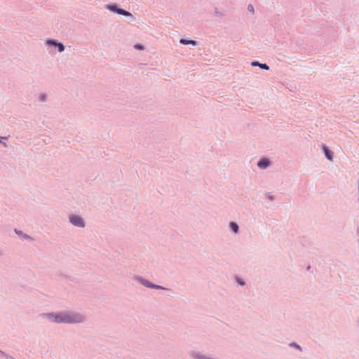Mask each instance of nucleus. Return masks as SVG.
Wrapping results in <instances>:
<instances>
[{"instance_id": "obj_1", "label": "nucleus", "mask_w": 359, "mask_h": 359, "mask_svg": "<svg viewBox=\"0 0 359 359\" xmlns=\"http://www.w3.org/2000/svg\"><path fill=\"white\" fill-rule=\"evenodd\" d=\"M41 316L55 323L78 324L84 323L86 320V317L84 314L67 311L57 313H45Z\"/></svg>"}, {"instance_id": "obj_2", "label": "nucleus", "mask_w": 359, "mask_h": 359, "mask_svg": "<svg viewBox=\"0 0 359 359\" xmlns=\"http://www.w3.org/2000/svg\"><path fill=\"white\" fill-rule=\"evenodd\" d=\"M134 280L148 288L156 289V290H168V288H166L163 286L152 283L151 282L149 281L148 280L145 279L144 278H143L142 276H135L134 278Z\"/></svg>"}, {"instance_id": "obj_3", "label": "nucleus", "mask_w": 359, "mask_h": 359, "mask_svg": "<svg viewBox=\"0 0 359 359\" xmlns=\"http://www.w3.org/2000/svg\"><path fill=\"white\" fill-rule=\"evenodd\" d=\"M106 9L108 11L116 13L118 15H123L130 18H133V14L123 8H118L116 4H108L106 6Z\"/></svg>"}, {"instance_id": "obj_4", "label": "nucleus", "mask_w": 359, "mask_h": 359, "mask_svg": "<svg viewBox=\"0 0 359 359\" xmlns=\"http://www.w3.org/2000/svg\"><path fill=\"white\" fill-rule=\"evenodd\" d=\"M69 222L74 226L84 228L86 222L84 219L78 215H71L69 217Z\"/></svg>"}, {"instance_id": "obj_5", "label": "nucleus", "mask_w": 359, "mask_h": 359, "mask_svg": "<svg viewBox=\"0 0 359 359\" xmlns=\"http://www.w3.org/2000/svg\"><path fill=\"white\" fill-rule=\"evenodd\" d=\"M45 43L50 46H54L55 48H57L58 51L60 53H62V52L65 51V45L56 39H47Z\"/></svg>"}, {"instance_id": "obj_6", "label": "nucleus", "mask_w": 359, "mask_h": 359, "mask_svg": "<svg viewBox=\"0 0 359 359\" xmlns=\"http://www.w3.org/2000/svg\"><path fill=\"white\" fill-rule=\"evenodd\" d=\"M271 165V161L267 158H262L257 162V166L260 169H266Z\"/></svg>"}, {"instance_id": "obj_7", "label": "nucleus", "mask_w": 359, "mask_h": 359, "mask_svg": "<svg viewBox=\"0 0 359 359\" xmlns=\"http://www.w3.org/2000/svg\"><path fill=\"white\" fill-rule=\"evenodd\" d=\"M229 230L236 234L239 231V226L236 222H230L229 224Z\"/></svg>"}, {"instance_id": "obj_8", "label": "nucleus", "mask_w": 359, "mask_h": 359, "mask_svg": "<svg viewBox=\"0 0 359 359\" xmlns=\"http://www.w3.org/2000/svg\"><path fill=\"white\" fill-rule=\"evenodd\" d=\"M251 65L252 67H259V68H261L262 69H264V70H269V66L266 64V63H260L258 61H253L251 62Z\"/></svg>"}, {"instance_id": "obj_9", "label": "nucleus", "mask_w": 359, "mask_h": 359, "mask_svg": "<svg viewBox=\"0 0 359 359\" xmlns=\"http://www.w3.org/2000/svg\"><path fill=\"white\" fill-rule=\"evenodd\" d=\"M180 43L183 45H192V46H196L197 41L192 40V39H181L180 40Z\"/></svg>"}, {"instance_id": "obj_10", "label": "nucleus", "mask_w": 359, "mask_h": 359, "mask_svg": "<svg viewBox=\"0 0 359 359\" xmlns=\"http://www.w3.org/2000/svg\"><path fill=\"white\" fill-rule=\"evenodd\" d=\"M323 149L326 158L332 161L333 160L332 152L325 146L323 147Z\"/></svg>"}, {"instance_id": "obj_11", "label": "nucleus", "mask_w": 359, "mask_h": 359, "mask_svg": "<svg viewBox=\"0 0 359 359\" xmlns=\"http://www.w3.org/2000/svg\"><path fill=\"white\" fill-rule=\"evenodd\" d=\"M15 233L18 235H19L20 236H21L22 239H25V240H27V239L32 240V238L31 236H29V235H27L26 233H24L22 231L15 230Z\"/></svg>"}, {"instance_id": "obj_12", "label": "nucleus", "mask_w": 359, "mask_h": 359, "mask_svg": "<svg viewBox=\"0 0 359 359\" xmlns=\"http://www.w3.org/2000/svg\"><path fill=\"white\" fill-rule=\"evenodd\" d=\"M289 346L291 347V348H294L299 351H302V347L301 346H299L298 344L295 343V342H291L289 344Z\"/></svg>"}, {"instance_id": "obj_13", "label": "nucleus", "mask_w": 359, "mask_h": 359, "mask_svg": "<svg viewBox=\"0 0 359 359\" xmlns=\"http://www.w3.org/2000/svg\"><path fill=\"white\" fill-rule=\"evenodd\" d=\"M39 100L41 102H46L47 101V95L46 93H41Z\"/></svg>"}, {"instance_id": "obj_14", "label": "nucleus", "mask_w": 359, "mask_h": 359, "mask_svg": "<svg viewBox=\"0 0 359 359\" xmlns=\"http://www.w3.org/2000/svg\"><path fill=\"white\" fill-rule=\"evenodd\" d=\"M8 137H0V144H1L4 147H7L8 144L4 142L3 140H7Z\"/></svg>"}, {"instance_id": "obj_15", "label": "nucleus", "mask_w": 359, "mask_h": 359, "mask_svg": "<svg viewBox=\"0 0 359 359\" xmlns=\"http://www.w3.org/2000/svg\"><path fill=\"white\" fill-rule=\"evenodd\" d=\"M134 47L137 50H144V46L140 43L135 44Z\"/></svg>"}, {"instance_id": "obj_16", "label": "nucleus", "mask_w": 359, "mask_h": 359, "mask_svg": "<svg viewBox=\"0 0 359 359\" xmlns=\"http://www.w3.org/2000/svg\"><path fill=\"white\" fill-rule=\"evenodd\" d=\"M248 10L250 11V12H252V13H254L255 10H254V7L251 4H249L248 6Z\"/></svg>"}, {"instance_id": "obj_17", "label": "nucleus", "mask_w": 359, "mask_h": 359, "mask_svg": "<svg viewBox=\"0 0 359 359\" xmlns=\"http://www.w3.org/2000/svg\"><path fill=\"white\" fill-rule=\"evenodd\" d=\"M267 199L269 201H273L274 199H275V196H273V195H271V194H268L267 196Z\"/></svg>"}, {"instance_id": "obj_18", "label": "nucleus", "mask_w": 359, "mask_h": 359, "mask_svg": "<svg viewBox=\"0 0 359 359\" xmlns=\"http://www.w3.org/2000/svg\"><path fill=\"white\" fill-rule=\"evenodd\" d=\"M238 283L240 285H242V286H243V285H245V283L243 280H241V279H238Z\"/></svg>"}, {"instance_id": "obj_19", "label": "nucleus", "mask_w": 359, "mask_h": 359, "mask_svg": "<svg viewBox=\"0 0 359 359\" xmlns=\"http://www.w3.org/2000/svg\"><path fill=\"white\" fill-rule=\"evenodd\" d=\"M356 233H357V235H358V241H358V243H359V226H358V228H357V229H356Z\"/></svg>"}, {"instance_id": "obj_20", "label": "nucleus", "mask_w": 359, "mask_h": 359, "mask_svg": "<svg viewBox=\"0 0 359 359\" xmlns=\"http://www.w3.org/2000/svg\"><path fill=\"white\" fill-rule=\"evenodd\" d=\"M3 255L2 252L0 250V257Z\"/></svg>"}, {"instance_id": "obj_21", "label": "nucleus", "mask_w": 359, "mask_h": 359, "mask_svg": "<svg viewBox=\"0 0 359 359\" xmlns=\"http://www.w3.org/2000/svg\"><path fill=\"white\" fill-rule=\"evenodd\" d=\"M357 322H358V326H359V318L358 319V321H357Z\"/></svg>"}]
</instances>
